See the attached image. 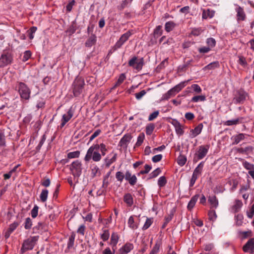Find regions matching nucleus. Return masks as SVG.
<instances>
[{"label":"nucleus","instance_id":"nucleus-1","mask_svg":"<svg viewBox=\"0 0 254 254\" xmlns=\"http://www.w3.org/2000/svg\"><path fill=\"white\" fill-rule=\"evenodd\" d=\"M101 158V154L99 152L98 144H96L89 148L84 157V160L88 162L92 159L95 162H99Z\"/></svg>","mask_w":254,"mask_h":254},{"label":"nucleus","instance_id":"nucleus-2","mask_svg":"<svg viewBox=\"0 0 254 254\" xmlns=\"http://www.w3.org/2000/svg\"><path fill=\"white\" fill-rule=\"evenodd\" d=\"M249 97L248 93L242 88L235 91L232 102L235 104H243Z\"/></svg>","mask_w":254,"mask_h":254},{"label":"nucleus","instance_id":"nucleus-3","mask_svg":"<svg viewBox=\"0 0 254 254\" xmlns=\"http://www.w3.org/2000/svg\"><path fill=\"white\" fill-rule=\"evenodd\" d=\"M84 85V79L82 77H76L72 83L73 93L75 96H78L82 93Z\"/></svg>","mask_w":254,"mask_h":254},{"label":"nucleus","instance_id":"nucleus-4","mask_svg":"<svg viewBox=\"0 0 254 254\" xmlns=\"http://www.w3.org/2000/svg\"><path fill=\"white\" fill-rule=\"evenodd\" d=\"M38 239V236H33L24 241L20 250L21 252L24 253L27 251L32 250L36 245Z\"/></svg>","mask_w":254,"mask_h":254},{"label":"nucleus","instance_id":"nucleus-5","mask_svg":"<svg viewBox=\"0 0 254 254\" xmlns=\"http://www.w3.org/2000/svg\"><path fill=\"white\" fill-rule=\"evenodd\" d=\"M17 88L21 99L26 100L29 99L31 90L25 83L22 82H18Z\"/></svg>","mask_w":254,"mask_h":254},{"label":"nucleus","instance_id":"nucleus-6","mask_svg":"<svg viewBox=\"0 0 254 254\" xmlns=\"http://www.w3.org/2000/svg\"><path fill=\"white\" fill-rule=\"evenodd\" d=\"M209 145H201L199 146L198 150L194 154V156L193 159V162H196L198 160L203 159L207 154Z\"/></svg>","mask_w":254,"mask_h":254},{"label":"nucleus","instance_id":"nucleus-7","mask_svg":"<svg viewBox=\"0 0 254 254\" xmlns=\"http://www.w3.org/2000/svg\"><path fill=\"white\" fill-rule=\"evenodd\" d=\"M144 64V59L143 58L137 59V58L135 56L131 58L128 62V65L137 71L141 70Z\"/></svg>","mask_w":254,"mask_h":254},{"label":"nucleus","instance_id":"nucleus-8","mask_svg":"<svg viewBox=\"0 0 254 254\" xmlns=\"http://www.w3.org/2000/svg\"><path fill=\"white\" fill-rule=\"evenodd\" d=\"M82 164L79 160L73 161L70 167V170L74 177H79L82 172Z\"/></svg>","mask_w":254,"mask_h":254},{"label":"nucleus","instance_id":"nucleus-9","mask_svg":"<svg viewBox=\"0 0 254 254\" xmlns=\"http://www.w3.org/2000/svg\"><path fill=\"white\" fill-rule=\"evenodd\" d=\"M12 60V56L10 53L4 52L0 57V67H3L10 64Z\"/></svg>","mask_w":254,"mask_h":254},{"label":"nucleus","instance_id":"nucleus-10","mask_svg":"<svg viewBox=\"0 0 254 254\" xmlns=\"http://www.w3.org/2000/svg\"><path fill=\"white\" fill-rule=\"evenodd\" d=\"M132 33L130 31H128L125 34H123L119 40L116 42L114 48L115 50L120 48L122 46L128 39Z\"/></svg>","mask_w":254,"mask_h":254},{"label":"nucleus","instance_id":"nucleus-11","mask_svg":"<svg viewBox=\"0 0 254 254\" xmlns=\"http://www.w3.org/2000/svg\"><path fill=\"white\" fill-rule=\"evenodd\" d=\"M243 250L245 253H253L254 252V238H251L243 247Z\"/></svg>","mask_w":254,"mask_h":254},{"label":"nucleus","instance_id":"nucleus-12","mask_svg":"<svg viewBox=\"0 0 254 254\" xmlns=\"http://www.w3.org/2000/svg\"><path fill=\"white\" fill-rule=\"evenodd\" d=\"M132 136L130 134L127 133L124 135V136L121 139L119 145L123 148H127V147L128 143L130 141Z\"/></svg>","mask_w":254,"mask_h":254},{"label":"nucleus","instance_id":"nucleus-13","mask_svg":"<svg viewBox=\"0 0 254 254\" xmlns=\"http://www.w3.org/2000/svg\"><path fill=\"white\" fill-rule=\"evenodd\" d=\"M126 180L127 181L131 186H134L137 182V178L135 175H131L129 171H127L125 174Z\"/></svg>","mask_w":254,"mask_h":254},{"label":"nucleus","instance_id":"nucleus-14","mask_svg":"<svg viewBox=\"0 0 254 254\" xmlns=\"http://www.w3.org/2000/svg\"><path fill=\"white\" fill-rule=\"evenodd\" d=\"M73 116V112L71 109L68 110L67 114L63 115L62 119V123L60 125V127H63L64 125L67 123Z\"/></svg>","mask_w":254,"mask_h":254},{"label":"nucleus","instance_id":"nucleus-15","mask_svg":"<svg viewBox=\"0 0 254 254\" xmlns=\"http://www.w3.org/2000/svg\"><path fill=\"white\" fill-rule=\"evenodd\" d=\"M245 136H249V135L243 133H240L238 134L233 135L231 137V140H233L232 144H238L240 141L244 140L245 138Z\"/></svg>","mask_w":254,"mask_h":254},{"label":"nucleus","instance_id":"nucleus-16","mask_svg":"<svg viewBox=\"0 0 254 254\" xmlns=\"http://www.w3.org/2000/svg\"><path fill=\"white\" fill-rule=\"evenodd\" d=\"M237 12V20L238 22L241 21H244L246 19V14L244 11V9L240 6H238L236 9Z\"/></svg>","mask_w":254,"mask_h":254},{"label":"nucleus","instance_id":"nucleus-17","mask_svg":"<svg viewBox=\"0 0 254 254\" xmlns=\"http://www.w3.org/2000/svg\"><path fill=\"white\" fill-rule=\"evenodd\" d=\"M171 123L174 126L176 133L178 134H183L184 132L183 128H182V126L180 123L176 119H173Z\"/></svg>","mask_w":254,"mask_h":254},{"label":"nucleus","instance_id":"nucleus-18","mask_svg":"<svg viewBox=\"0 0 254 254\" xmlns=\"http://www.w3.org/2000/svg\"><path fill=\"white\" fill-rule=\"evenodd\" d=\"M133 248V246L131 243L126 244L120 250V254H127L130 252Z\"/></svg>","mask_w":254,"mask_h":254},{"label":"nucleus","instance_id":"nucleus-19","mask_svg":"<svg viewBox=\"0 0 254 254\" xmlns=\"http://www.w3.org/2000/svg\"><path fill=\"white\" fill-rule=\"evenodd\" d=\"M208 201L211 205V208H216L218 205V200L215 195L209 196Z\"/></svg>","mask_w":254,"mask_h":254},{"label":"nucleus","instance_id":"nucleus-20","mask_svg":"<svg viewBox=\"0 0 254 254\" xmlns=\"http://www.w3.org/2000/svg\"><path fill=\"white\" fill-rule=\"evenodd\" d=\"M124 201L128 206H131L133 203L132 195L129 193L125 194L124 196Z\"/></svg>","mask_w":254,"mask_h":254},{"label":"nucleus","instance_id":"nucleus-21","mask_svg":"<svg viewBox=\"0 0 254 254\" xmlns=\"http://www.w3.org/2000/svg\"><path fill=\"white\" fill-rule=\"evenodd\" d=\"M96 36L94 34H92L86 41L85 45L87 47H91L94 45L96 44Z\"/></svg>","mask_w":254,"mask_h":254},{"label":"nucleus","instance_id":"nucleus-22","mask_svg":"<svg viewBox=\"0 0 254 254\" xmlns=\"http://www.w3.org/2000/svg\"><path fill=\"white\" fill-rule=\"evenodd\" d=\"M199 194H195L191 197L187 206L188 209L191 210L193 208L199 197Z\"/></svg>","mask_w":254,"mask_h":254},{"label":"nucleus","instance_id":"nucleus-23","mask_svg":"<svg viewBox=\"0 0 254 254\" xmlns=\"http://www.w3.org/2000/svg\"><path fill=\"white\" fill-rule=\"evenodd\" d=\"M243 119V118H238L235 120H228L224 122V125L225 126H233L236 125L240 123H242V120Z\"/></svg>","mask_w":254,"mask_h":254},{"label":"nucleus","instance_id":"nucleus-24","mask_svg":"<svg viewBox=\"0 0 254 254\" xmlns=\"http://www.w3.org/2000/svg\"><path fill=\"white\" fill-rule=\"evenodd\" d=\"M214 15V11L210 10L209 9L203 10L202 12V17L203 19H207L208 18H212Z\"/></svg>","mask_w":254,"mask_h":254},{"label":"nucleus","instance_id":"nucleus-25","mask_svg":"<svg viewBox=\"0 0 254 254\" xmlns=\"http://www.w3.org/2000/svg\"><path fill=\"white\" fill-rule=\"evenodd\" d=\"M176 26L177 24L172 21L167 22L165 24V30L167 32H169L173 30Z\"/></svg>","mask_w":254,"mask_h":254},{"label":"nucleus","instance_id":"nucleus-26","mask_svg":"<svg viewBox=\"0 0 254 254\" xmlns=\"http://www.w3.org/2000/svg\"><path fill=\"white\" fill-rule=\"evenodd\" d=\"M203 165V162H200L194 170L192 175L198 177L201 174Z\"/></svg>","mask_w":254,"mask_h":254},{"label":"nucleus","instance_id":"nucleus-27","mask_svg":"<svg viewBox=\"0 0 254 254\" xmlns=\"http://www.w3.org/2000/svg\"><path fill=\"white\" fill-rule=\"evenodd\" d=\"M188 81H185L181 82L178 85H176L175 87L172 88L174 91L175 92V93L179 92L180 91H181L185 86H186L187 83H188Z\"/></svg>","mask_w":254,"mask_h":254},{"label":"nucleus","instance_id":"nucleus-28","mask_svg":"<svg viewBox=\"0 0 254 254\" xmlns=\"http://www.w3.org/2000/svg\"><path fill=\"white\" fill-rule=\"evenodd\" d=\"M203 127V125L199 124L196 126L193 129H192L191 131L192 132V137H195L197 135L200 133Z\"/></svg>","mask_w":254,"mask_h":254},{"label":"nucleus","instance_id":"nucleus-29","mask_svg":"<svg viewBox=\"0 0 254 254\" xmlns=\"http://www.w3.org/2000/svg\"><path fill=\"white\" fill-rule=\"evenodd\" d=\"M175 92L174 91L173 89H171L169 90L167 93L163 95L161 100H168L171 97L174 96L175 95Z\"/></svg>","mask_w":254,"mask_h":254},{"label":"nucleus","instance_id":"nucleus-30","mask_svg":"<svg viewBox=\"0 0 254 254\" xmlns=\"http://www.w3.org/2000/svg\"><path fill=\"white\" fill-rule=\"evenodd\" d=\"M243 203L241 200H236L235 204L232 207V209L234 213H236L239 211L241 207H242Z\"/></svg>","mask_w":254,"mask_h":254},{"label":"nucleus","instance_id":"nucleus-31","mask_svg":"<svg viewBox=\"0 0 254 254\" xmlns=\"http://www.w3.org/2000/svg\"><path fill=\"white\" fill-rule=\"evenodd\" d=\"M127 224L128 227L134 230L138 228V225L134 222V218L132 216L129 217Z\"/></svg>","mask_w":254,"mask_h":254},{"label":"nucleus","instance_id":"nucleus-32","mask_svg":"<svg viewBox=\"0 0 254 254\" xmlns=\"http://www.w3.org/2000/svg\"><path fill=\"white\" fill-rule=\"evenodd\" d=\"M155 128V125L154 124L150 123L146 127L145 131L147 135H151Z\"/></svg>","mask_w":254,"mask_h":254},{"label":"nucleus","instance_id":"nucleus-33","mask_svg":"<svg viewBox=\"0 0 254 254\" xmlns=\"http://www.w3.org/2000/svg\"><path fill=\"white\" fill-rule=\"evenodd\" d=\"M101 172L99 167L95 165L91 169V175L92 178H94L97 176H100Z\"/></svg>","mask_w":254,"mask_h":254},{"label":"nucleus","instance_id":"nucleus-34","mask_svg":"<svg viewBox=\"0 0 254 254\" xmlns=\"http://www.w3.org/2000/svg\"><path fill=\"white\" fill-rule=\"evenodd\" d=\"M5 144V136L4 130L0 129V146H4Z\"/></svg>","mask_w":254,"mask_h":254},{"label":"nucleus","instance_id":"nucleus-35","mask_svg":"<svg viewBox=\"0 0 254 254\" xmlns=\"http://www.w3.org/2000/svg\"><path fill=\"white\" fill-rule=\"evenodd\" d=\"M48 192L49 191L47 189H44L42 190L40 195V198L42 202H44L47 200Z\"/></svg>","mask_w":254,"mask_h":254},{"label":"nucleus","instance_id":"nucleus-36","mask_svg":"<svg viewBox=\"0 0 254 254\" xmlns=\"http://www.w3.org/2000/svg\"><path fill=\"white\" fill-rule=\"evenodd\" d=\"M162 26L158 25L156 26L154 30L153 34L155 38H158L162 34Z\"/></svg>","mask_w":254,"mask_h":254},{"label":"nucleus","instance_id":"nucleus-37","mask_svg":"<svg viewBox=\"0 0 254 254\" xmlns=\"http://www.w3.org/2000/svg\"><path fill=\"white\" fill-rule=\"evenodd\" d=\"M219 66V63L218 62H214L212 63H211L210 64H208V65H206L204 68V70L206 69H212L216 67H218Z\"/></svg>","mask_w":254,"mask_h":254},{"label":"nucleus","instance_id":"nucleus-38","mask_svg":"<svg viewBox=\"0 0 254 254\" xmlns=\"http://www.w3.org/2000/svg\"><path fill=\"white\" fill-rule=\"evenodd\" d=\"M75 235L74 233H72L71 236L69 237L68 241L67 243V248L70 249L74 245V239H75Z\"/></svg>","mask_w":254,"mask_h":254},{"label":"nucleus","instance_id":"nucleus-39","mask_svg":"<svg viewBox=\"0 0 254 254\" xmlns=\"http://www.w3.org/2000/svg\"><path fill=\"white\" fill-rule=\"evenodd\" d=\"M126 77L125 73H122L120 74L118 81L116 83L115 85L114 86L113 88H116V87L121 85L123 81L125 80Z\"/></svg>","mask_w":254,"mask_h":254},{"label":"nucleus","instance_id":"nucleus-40","mask_svg":"<svg viewBox=\"0 0 254 254\" xmlns=\"http://www.w3.org/2000/svg\"><path fill=\"white\" fill-rule=\"evenodd\" d=\"M187 161V158L184 155H180L177 159V162L178 164L181 166H184Z\"/></svg>","mask_w":254,"mask_h":254},{"label":"nucleus","instance_id":"nucleus-41","mask_svg":"<svg viewBox=\"0 0 254 254\" xmlns=\"http://www.w3.org/2000/svg\"><path fill=\"white\" fill-rule=\"evenodd\" d=\"M119 240V236L117 233H113L111 235V242L112 244H113L114 246H116Z\"/></svg>","mask_w":254,"mask_h":254},{"label":"nucleus","instance_id":"nucleus-42","mask_svg":"<svg viewBox=\"0 0 254 254\" xmlns=\"http://www.w3.org/2000/svg\"><path fill=\"white\" fill-rule=\"evenodd\" d=\"M161 173V169L160 168H157L149 174V179H151L157 177Z\"/></svg>","mask_w":254,"mask_h":254},{"label":"nucleus","instance_id":"nucleus-43","mask_svg":"<svg viewBox=\"0 0 254 254\" xmlns=\"http://www.w3.org/2000/svg\"><path fill=\"white\" fill-rule=\"evenodd\" d=\"M103 233L101 235V238L104 241H107L110 237V233L108 230L102 229Z\"/></svg>","mask_w":254,"mask_h":254},{"label":"nucleus","instance_id":"nucleus-44","mask_svg":"<svg viewBox=\"0 0 254 254\" xmlns=\"http://www.w3.org/2000/svg\"><path fill=\"white\" fill-rule=\"evenodd\" d=\"M145 138V135L144 133H140L137 137V142H136L135 145L136 146H139L141 145Z\"/></svg>","mask_w":254,"mask_h":254},{"label":"nucleus","instance_id":"nucleus-45","mask_svg":"<svg viewBox=\"0 0 254 254\" xmlns=\"http://www.w3.org/2000/svg\"><path fill=\"white\" fill-rule=\"evenodd\" d=\"M167 180L165 176H161L158 180V185L161 188L164 187L167 184Z\"/></svg>","mask_w":254,"mask_h":254},{"label":"nucleus","instance_id":"nucleus-46","mask_svg":"<svg viewBox=\"0 0 254 254\" xmlns=\"http://www.w3.org/2000/svg\"><path fill=\"white\" fill-rule=\"evenodd\" d=\"M32 225V221L30 217H28L26 218L25 221L24 222V228L26 230H29L31 229Z\"/></svg>","mask_w":254,"mask_h":254},{"label":"nucleus","instance_id":"nucleus-47","mask_svg":"<svg viewBox=\"0 0 254 254\" xmlns=\"http://www.w3.org/2000/svg\"><path fill=\"white\" fill-rule=\"evenodd\" d=\"M206 100V97L204 95H198L193 97L191 101L193 102H197L199 101H204Z\"/></svg>","mask_w":254,"mask_h":254},{"label":"nucleus","instance_id":"nucleus-48","mask_svg":"<svg viewBox=\"0 0 254 254\" xmlns=\"http://www.w3.org/2000/svg\"><path fill=\"white\" fill-rule=\"evenodd\" d=\"M153 220L152 218H147L144 225L142 227V230H145L147 229L152 224Z\"/></svg>","mask_w":254,"mask_h":254},{"label":"nucleus","instance_id":"nucleus-49","mask_svg":"<svg viewBox=\"0 0 254 254\" xmlns=\"http://www.w3.org/2000/svg\"><path fill=\"white\" fill-rule=\"evenodd\" d=\"M80 155L79 151L70 152L67 154V158L69 159L78 158Z\"/></svg>","mask_w":254,"mask_h":254},{"label":"nucleus","instance_id":"nucleus-50","mask_svg":"<svg viewBox=\"0 0 254 254\" xmlns=\"http://www.w3.org/2000/svg\"><path fill=\"white\" fill-rule=\"evenodd\" d=\"M238 62L240 65H241L243 67H246L248 64L245 58L242 56H239V60Z\"/></svg>","mask_w":254,"mask_h":254},{"label":"nucleus","instance_id":"nucleus-51","mask_svg":"<svg viewBox=\"0 0 254 254\" xmlns=\"http://www.w3.org/2000/svg\"><path fill=\"white\" fill-rule=\"evenodd\" d=\"M39 207L37 205H35L33 209L31 211V214L32 218H36L38 213Z\"/></svg>","mask_w":254,"mask_h":254},{"label":"nucleus","instance_id":"nucleus-52","mask_svg":"<svg viewBox=\"0 0 254 254\" xmlns=\"http://www.w3.org/2000/svg\"><path fill=\"white\" fill-rule=\"evenodd\" d=\"M160 247V244L158 242L156 243L150 253L152 254H157L159 251Z\"/></svg>","mask_w":254,"mask_h":254},{"label":"nucleus","instance_id":"nucleus-53","mask_svg":"<svg viewBox=\"0 0 254 254\" xmlns=\"http://www.w3.org/2000/svg\"><path fill=\"white\" fill-rule=\"evenodd\" d=\"M124 177L125 175L121 171H118L116 173V178L117 180L121 183L123 182Z\"/></svg>","mask_w":254,"mask_h":254},{"label":"nucleus","instance_id":"nucleus-54","mask_svg":"<svg viewBox=\"0 0 254 254\" xmlns=\"http://www.w3.org/2000/svg\"><path fill=\"white\" fill-rule=\"evenodd\" d=\"M173 216V214H170L168 216L165 217V222L162 226V229H164L166 227L167 224L172 220Z\"/></svg>","mask_w":254,"mask_h":254},{"label":"nucleus","instance_id":"nucleus-55","mask_svg":"<svg viewBox=\"0 0 254 254\" xmlns=\"http://www.w3.org/2000/svg\"><path fill=\"white\" fill-rule=\"evenodd\" d=\"M207 44L210 48L214 47L216 45V41L213 38H209L207 39Z\"/></svg>","mask_w":254,"mask_h":254},{"label":"nucleus","instance_id":"nucleus-56","mask_svg":"<svg viewBox=\"0 0 254 254\" xmlns=\"http://www.w3.org/2000/svg\"><path fill=\"white\" fill-rule=\"evenodd\" d=\"M209 218L210 220L214 221L216 217V214L214 210H210L208 212Z\"/></svg>","mask_w":254,"mask_h":254},{"label":"nucleus","instance_id":"nucleus-57","mask_svg":"<svg viewBox=\"0 0 254 254\" xmlns=\"http://www.w3.org/2000/svg\"><path fill=\"white\" fill-rule=\"evenodd\" d=\"M243 166L247 170H249L250 171H252L254 169V165L247 161H245L243 163Z\"/></svg>","mask_w":254,"mask_h":254},{"label":"nucleus","instance_id":"nucleus-58","mask_svg":"<svg viewBox=\"0 0 254 254\" xmlns=\"http://www.w3.org/2000/svg\"><path fill=\"white\" fill-rule=\"evenodd\" d=\"M45 100L44 99L41 98L37 101L36 107L38 109L43 108L45 107Z\"/></svg>","mask_w":254,"mask_h":254},{"label":"nucleus","instance_id":"nucleus-59","mask_svg":"<svg viewBox=\"0 0 254 254\" xmlns=\"http://www.w3.org/2000/svg\"><path fill=\"white\" fill-rule=\"evenodd\" d=\"M159 114V112L158 111H156L155 112H154L153 113H152V114H151L149 117H148V121H153L154 119H155V118H156L158 115Z\"/></svg>","mask_w":254,"mask_h":254},{"label":"nucleus","instance_id":"nucleus-60","mask_svg":"<svg viewBox=\"0 0 254 254\" xmlns=\"http://www.w3.org/2000/svg\"><path fill=\"white\" fill-rule=\"evenodd\" d=\"M146 93V92L145 90H141L140 92L135 94V98L137 100H140L144 95H145Z\"/></svg>","mask_w":254,"mask_h":254},{"label":"nucleus","instance_id":"nucleus-61","mask_svg":"<svg viewBox=\"0 0 254 254\" xmlns=\"http://www.w3.org/2000/svg\"><path fill=\"white\" fill-rule=\"evenodd\" d=\"M46 139V135L45 134H44L42 136V138H41L40 142L39 143V144L36 147V149L37 150H39L41 149L42 146L43 145L44 142L45 141Z\"/></svg>","mask_w":254,"mask_h":254},{"label":"nucleus","instance_id":"nucleus-62","mask_svg":"<svg viewBox=\"0 0 254 254\" xmlns=\"http://www.w3.org/2000/svg\"><path fill=\"white\" fill-rule=\"evenodd\" d=\"M162 157H163L162 155L158 154V155L154 156L152 158V160L153 162L157 163V162H158L160 161H161V159H162Z\"/></svg>","mask_w":254,"mask_h":254},{"label":"nucleus","instance_id":"nucleus-63","mask_svg":"<svg viewBox=\"0 0 254 254\" xmlns=\"http://www.w3.org/2000/svg\"><path fill=\"white\" fill-rule=\"evenodd\" d=\"M31 54L30 51H26L24 53V55L23 57V61L25 62L27 61L31 57Z\"/></svg>","mask_w":254,"mask_h":254},{"label":"nucleus","instance_id":"nucleus-64","mask_svg":"<svg viewBox=\"0 0 254 254\" xmlns=\"http://www.w3.org/2000/svg\"><path fill=\"white\" fill-rule=\"evenodd\" d=\"M191 88L197 93H200L201 92V89L198 84H192Z\"/></svg>","mask_w":254,"mask_h":254}]
</instances>
